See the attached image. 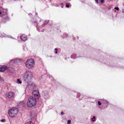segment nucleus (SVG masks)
Listing matches in <instances>:
<instances>
[{
  "label": "nucleus",
  "mask_w": 124,
  "mask_h": 124,
  "mask_svg": "<svg viewBox=\"0 0 124 124\" xmlns=\"http://www.w3.org/2000/svg\"><path fill=\"white\" fill-rule=\"evenodd\" d=\"M11 61L15 63H17L19 62H20V60L19 59L16 58L12 60H11Z\"/></svg>",
  "instance_id": "ddd939ff"
},
{
  "label": "nucleus",
  "mask_w": 124,
  "mask_h": 124,
  "mask_svg": "<svg viewBox=\"0 0 124 124\" xmlns=\"http://www.w3.org/2000/svg\"><path fill=\"white\" fill-rule=\"evenodd\" d=\"M18 112V110L17 108L13 107L9 109L8 111V114L10 117H14L16 116Z\"/></svg>",
  "instance_id": "20e7f679"
},
{
  "label": "nucleus",
  "mask_w": 124,
  "mask_h": 124,
  "mask_svg": "<svg viewBox=\"0 0 124 124\" xmlns=\"http://www.w3.org/2000/svg\"><path fill=\"white\" fill-rule=\"evenodd\" d=\"M61 6L62 8H63V5L62 4H61Z\"/></svg>",
  "instance_id": "5701e85b"
},
{
  "label": "nucleus",
  "mask_w": 124,
  "mask_h": 124,
  "mask_svg": "<svg viewBox=\"0 0 124 124\" xmlns=\"http://www.w3.org/2000/svg\"><path fill=\"white\" fill-rule=\"evenodd\" d=\"M54 50H55V51H57V50H58V49H57V48H55Z\"/></svg>",
  "instance_id": "cd10ccee"
},
{
  "label": "nucleus",
  "mask_w": 124,
  "mask_h": 124,
  "mask_svg": "<svg viewBox=\"0 0 124 124\" xmlns=\"http://www.w3.org/2000/svg\"><path fill=\"white\" fill-rule=\"evenodd\" d=\"M35 84L32 82L30 81L27 82V87L29 89L32 90L36 88Z\"/></svg>",
  "instance_id": "39448f33"
},
{
  "label": "nucleus",
  "mask_w": 124,
  "mask_h": 124,
  "mask_svg": "<svg viewBox=\"0 0 124 124\" xmlns=\"http://www.w3.org/2000/svg\"><path fill=\"white\" fill-rule=\"evenodd\" d=\"M37 103L36 98L32 97H30L28 99L27 102V105L29 107H31L35 106Z\"/></svg>",
  "instance_id": "f03ea898"
},
{
  "label": "nucleus",
  "mask_w": 124,
  "mask_h": 124,
  "mask_svg": "<svg viewBox=\"0 0 124 124\" xmlns=\"http://www.w3.org/2000/svg\"><path fill=\"white\" fill-rule=\"evenodd\" d=\"M23 79L26 82L30 81L33 77L32 72L30 71H27L23 74Z\"/></svg>",
  "instance_id": "f257e3e1"
},
{
  "label": "nucleus",
  "mask_w": 124,
  "mask_h": 124,
  "mask_svg": "<svg viewBox=\"0 0 124 124\" xmlns=\"http://www.w3.org/2000/svg\"><path fill=\"white\" fill-rule=\"evenodd\" d=\"M95 0V1L98 4V0Z\"/></svg>",
  "instance_id": "b1692460"
},
{
  "label": "nucleus",
  "mask_w": 124,
  "mask_h": 124,
  "mask_svg": "<svg viewBox=\"0 0 124 124\" xmlns=\"http://www.w3.org/2000/svg\"><path fill=\"white\" fill-rule=\"evenodd\" d=\"M20 38L21 40L23 41H25L27 39V37L25 35H23L20 36Z\"/></svg>",
  "instance_id": "f8f14e48"
},
{
  "label": "nucleus",
  "mask_w": 124,
  "mask_h": 124,
  "mask_svg": "<svg viewBox=\"0 0 124 124\" xmlns=\"http://www.w3.org/2000/svg\"><path fill=\"white\" fill-rule=\"evenodd\" d=\"M6 96L9 98H13L14 97L15 94L13 92H9L6 94Z\"/></svg>",
  "instance_id": "6e6552de"
},
{
  "label": "nucleus",
  "mask_w": 124,
  "mask_h": 124,
  "mask_svg": "<svg viewBox=\"0 0 124 124\" xmlns=\"http://www.w3.org/2000/svg\"><path fill=\"white\" fill-rule=\"evenodd\" d=\"M17 82L19 84H21L22 83V81L19 79H17Z\"/></svg>",
  "instance_id": "dca6fc26"
},
{
  "label": "nucleus",
  "mask_w": 124,
  "mask_h": 124,
  "mask_svg": "<svg viewBox=\"0 0 124 124\" xmlns=\"http://www.w3.org/2000/svg\"><path fill=\"white\" fill-rule=\"evenodd\" d=\"M95 116H93V117L91 118V120L92 121H95Z\"/></svg>",
  "instance_id": "2eb2a0df"
},
{
  "label": "nucleus",
  "mask_w": 124,
  "mask_h": 124,
  "mask_svg": "<svg viewBox=\"0 0 124 124\" xmlns=\"http://www.w3.org/2000/svg\"><path fill=\"white\" fill-rule=\"evenodd\" d=\"M6 120L5 119H2L0 121L2 122H4Z\"/></svg>",
  "instance_id": "a211bd4d"
},
{
  "label": "nucleus",
  "mask_w": 124,
  "mask_h": 124,
  "mask_svg": "<svg viewBox=\"0 0 124 124\" xmlns=\"http://www.w3.org/2000/svg\"><path fill=\"white\" fill-rule=\"evenodd\" d=\"M114 9L117 10H119V8L118 7H116L114 8Z\"/></svg>",
  "instance_id": "4be33fe9"
},
{
  "label": "nucleus",
  "mask_w": 124,
  "mask_h": 124,
  "mask_svg": "<svg viewBox=\"0 0 124 124\" xmlns=\"http://www.w3.org/2000/svg\"><path fill=\"white\" fill-rule=\"evenodd\" d=\"M26 67L28 69H31L35 66V62L34 60L32 59H28L25 63Z\"/></svg>",
  "instance_id": "7ed1b4c3"
},
{
  "label": "nucleus",
  "mask_w": 124,
  "mask_h": 124,
  "mask_svg": "<svg viewBox=\"0 0 124 124\" xmlns=\"http://www.w3.org/2000/svg\"><path fill=\"white\" fill-rule=\"evenodd\" d=\"M71 123V121L70 120H68L67 121V123L68 124H70Z\"/></svg>",
  "instance_id": "412c9836"
},
{
  "label": "nucleus",
  "mask_w": 124,
  "mask_h": 124,
  "mask_svg": "<svg viewBox=\"0 0 124 124\" xmlns=\"http://www.w3.org/2000/svg\"><path fill=\"white\" fill-rule=\"evenodd\" d=\"M36 116V114L33 111H32L30 113V117L32 120L35 119Z\"/></svg>",
  "instance_id": "1a4fd4ad"
},
{
  "label": "nucleus",
  "mask_w": 124,
  "mask_h": 124,
  "mask_svg": "<svg viewBox=\"0 0 124 124\" xmlns=\"http://www.w3.org/2000/svg\"><path fill=\"white\" fill-rule=\"evenodd\" d=\"M98 104L100 106L101 105V103L100 101H98Z\"/></svg>",
  "instance_id": "aec40b11"
},
{
  "label": "nucleus",
  "mask_w": 124,
  "mask_h": 124,
  "mask_svg": "<svg viewBox=\"0 0 124 124\" xmlns=\"http://www.w3.org/2000/svg\"><path fill=\"white\" fill-rule=\"evenodd\" d=\"M66 7L67 8H69V5L68 4H66Z\"/></svg>",
  "instance_id": "393cba45"
},
{
  "label": "nucleus",
  "mask_w": 124,
  "mask_h": 124,
  "mask_svg": "<svg viewBox=\"0 0 124 124\" xmlns=\"http://www.w3.org/2000/svg\"><path fill=\"white\" fill-rule=\"evenodd\" d=\"M1 34V35L0 36V37H1L3 38L4 37H8V38H10L11 39H15V38H13V37H12L11 36H10V35H6L4 33H3L2 34Z\"/></svg>",
  "instance_id": "9b49d317"
},
{
  "label": "nucleus",
  "mask_w": 124,
  "mask_h": 124,
  "mask_svg": "<svg viewBox=\"0 0 124 124\" xmlns=\"http://www.w3.org/2000/svg\"><path fill=\"white\" fill-rule=\"evenodd\" d=\"M25 124H33V123L32 121H30L27 122Z\"/></svg>",
  "instance_id": "f3484780"
},
{
  "label": "nucleus",
  "mask_w": 124,
  "mask_h": 124,
  "mask_svg": "<svg viewBox=\"0 0 124 124\" xmlns=\"http://www.w3.org/2000/svg\"><path fill=\"white\" fill-rule=\"evenodd\" d=\"M104 0H101V3H103L104 2Z\"/></svg>",
  "instance_id": "bb28decb"
},
{
  "label": "nucleus",
  "mask_w": 124,
  "mask_h": 124,
  "mask_svg": "<svg viewBox=\"0 0 124 124\" xmlns=\"http://www.w3.org/2000/svg\"><path fill=\"white\" fill-rule=\"evenodd\" d=\"M1 12H0V16H2L3 17V18H5L4 16H3L4 15H4V14H3L2 15V16L1 15Z\"/></svg>",
  "instance_id": "6ab92c4d"
},
{
  "label": "nucleus",
  "mask_w": 124,
  "mask_h": 124,
  "mask_svg": "<svg viewBox=\"0 0 124 124\" xmlns=\"http://www.w3.org/2000/svg\"><path fill=\"white\" fill-rule=\"evenodd\" d=\"M76 54H72L71 56V58L73 59H74L76 58Z\"/></svg>",
  "instance_id": "4468645a"
},
{
  "label": "nucleus",
  "mask_w": 124,
  "mask_h": 124,
  "mask_svg": "<svg viewBox=\"0 0 124 124\" xmlns=\"http://www.w3.org/2000/svg\"><path fill=\"white\" fill-rule=\"evenodd\" d=\"M0 79H1V77H0Z\"/></svg>",
  "instance_id": "c756f323"
},
{
  "label": "nucleus",
  "mask_w": 124,
  "mask_h": 124,
  "mask_svg": "<svg viewBox=\"0 0 124 124\" xmlns=\"http://www.w3.org/2000/svg\"><path fill=\"white\" fill-rule=\"evenodd\" d=\"M6 16H7V15H6Z\"/></svg>",
  "instance_id": "7c9ffc66"
},
{
  "label": "nucleus",
  "mask_w": 124,
  "mask_h": 124,
  "mask_svg": "<svg viewBox=\"0 0 124 124\" xmlns=\"http://www.w3.org/2000/svg\"><path fill=\"white\" fill-rule=\"evenodd\" d=\"M58 53V52L57 51H56L55 52V53L56 54H57Z\"/></svg>",
  "instance_id": "c85d7f7f"
},
{
  "label": "nucleus",
  "mask_w": 124,
  "mask_h": 124,
  "mask_svg": "<svg viewBox=\"0 0 124 124\" xmlns=\"http://www.w3.org/2000/svg\"><path fill=\"white\" fill-rule=\"evenodd\" d=\"M32 94L37 99L39 98V92L38 90H35L33 91L32 92Z\"/></svg>",
  "instance_id": "0eeeda50"
},
{
  "label": "nucleus",
  "mask_w": 124,
  "mask_h": 124,
  "mask_svg": "<svg viewBox=\"0 0 124 124\" xmlns=\"http://www.w3.org/2000/svg\"><path fill=\"white\" fill-rule=\"evenodd\" d=\"M61 114L62 115H63V114H64V113L63 112H61Z\"/></svg>",
  "instance_id": "a878e982"
},
{
  "label": "nucleus",
  "mask_w": 124,
  "mask_h": 124,
  "mask_svg": "<svg viewBox=\"0 0 124 124\" xmlns=\"http://www.w3.org/2000/svg\"><path fill=\"white\" fill-rule=\"evenodd\" d=\"M8 67L0 65V71L3 72L8 69Z\"/></svg>",
  "instance_id": "9d476101"
},
{
  "label": "nucleus",
  "mask_w": 124,
  "mask_h": 124,
  "mask_svg": "<svg viewBox=\"0 0 124 124\" xmlns=\"http://www.w3.org/2000/svg\"><path fill=\"white\" fill-rule=\"evenodd\" d=\"M42 96L45 99H47L49 97L48 92L46 91H43L42 93Z\"/></svg>",
  "instance_id": "423d86ee"
}]
</instances>
